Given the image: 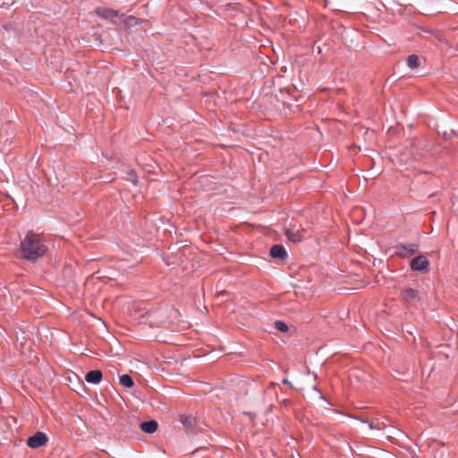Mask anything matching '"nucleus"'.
Masks as SVG:
<instances>
[{
	"mask_svg": "<svg viewBox=\"0 0 458 458\" xmlns=\"http://www.w3.org/2000/svg\"><path fill=\"white\" fill-rule=\"evenodd\" d=\"M21 251L26 259L33 260L42 257L47 251V247L40 235L28 232L21 242Z\"/></svg>",
	"mask_w": 458,
	"mask_h": 458,
	"instance_id": "1",
	"label": "nucleus"
},
{
	"mask_svg": "<svg viewBox=\"0 0 458 458\" xmlns=\"http://www.w3.org/2000/svg\"><path fill=\"white\" fill-rule=\"evenodd\" d=\"M411 268L414 271L427 273L429 270V261L427 257L420 255L411 260Z\"/></svg>",
	"mask_w": 458,
	"mask_h": 458,
	"instance_id": "2",
	"label": "nucleus"
},
{
	"mask_svg": "<svg viewBox=\"0 0 458 458\" xmlns=\"http://www.w3.org/2000/svg\"><path fill=\"white\" fill-rule=\"evenodd\" d=\"M418 251L416 244H398L394 247V253L401 258H410Z\"/></svg>",
	"mask_w": 458,
	"mask_h": 458,
	"instance_id": "3",
	"label": "nucleus"
},
{
	"mask_svg": "<svg viewBox=\"0 0 458 458\" xmlns=\"http://www.w3.org/2000/svg\"><path fill=\"white\" fill-rule=\"evenodd\" d=\"M47 442V437L43 432H37L32 437H29L27 440V444L31 448H38L43 446Z\"/></svg>",
	"mask_w": 458,
	"mask_h": 458,
	"instance_id": "4",
	"label": "nucleus"
},
{
	"mask_svg": "<svg viewBox=\"0 0 458 458\" xmlns=\"http://www.w3.org/2000/svg\"><path fill=\"white\" fill-rule=\"evenodd\" d=\"M96 13L98 16H101L106 20H110L112 22H116L119 18V13L113 9H108L106 7H98L96 10Z\"/></svg>",
	"mask_w": 458,
	"mask_h": 458,
	"instance_id": "5",
	"label": "nucleus"
},
{
	"mask_svg": "<svg viewBox=\"0 0 458 458\" xmlns=\"http://www.w3.org/2000/svg\"><path fill=\"white\" fill-rule=\"evenodd\" d=\"M302 233V230L290 228L285 231V235L289 241L293 242H300L303 239Z\"/></svg>",
	"mask_w": 458,
	"mask_h": 458,
	"instance_id": "6",
	"label": "nucleus"
},
{
	"mask_svg": "<svg viewBox=\"0 0 458 458\" xmlns=\"http://www.w3.org/2000/svg\"><path fill=\"white\" fill-rule=\"evenodd\" d=\"M103 377V374L99 369L89 371L85 376V380L90 384H98Z\"/></svg>",
	"mask_w": 458,
	"mask_h": 458,
	"instance_id": "7",
	"label": "nucleus"
},
{
	"mask_svg": "<svg viewBox=\"0 0 458 458\" xmlns=\"http://www.w3.org/2000/svg\"><path fill=\"white\" fill-rule=\"evenodd\" d=\"M270 255L273 258H277L280 259H285L287 257V252L285 249L282 245H274L270 249Z\"/></svg>",
	"mask_w": 458,
	"mask_h": 458,
	"instance_id": "8",
	"label": "nucleus"
},
{
	"mask_svg": "<svg viewBox=\"0 0 458 458\" xmlns=\"http://www.w3.org/2000/svg\"><path fill=\"white\" fill-rule=\"evenodd\" d=\"M402 296L405 301H412L418 298V292L412 288H407L403 291Z\"/></svg>",
	"mask_w": 458,
	"mask_h": 458,
	"instance_id": "9",
	"label": "nucleus"
},
{
	"mask_svg": "<svg viewBox=\"0 0 458 458\" xmlns=\"http://www.w3.org/2000/svg\"><path fill=\"white\" fill-rule=\"evenodd\" d=\"M140 428L146 433H154L157 429V422L156 420L142 422Z\"/></svg>",
	"mask_w": 458,
	"mask_h": 458,
	"instance_id": "10",
	"label": "nucleus"
},
{
	"mask_svg": "<svg viewBox=\"0 0 458 458\" xmlns=\"http://www.w3.org/2000/svg\"><path fill=\"white\" fill-rule=\"evenodd\" d=\"M119 381L123 386L128 388L133 386L134 385L132 377L127 374L122 375L119 378Z\"/></svg>",
	"mask_w": 458,
	"mask_h": 458,
	"instance_id": "11",
	"label": "nucleus"
},
{
	"mask_svg": "<svg viewBox=\"0 0 458 458\" xmlns=\"http://www.w3.org/2000/svg\"><path fill=\"white\" fill-rule=\"evenodd\" d=\"M407 64H408V66L411 69H415V68L419 67V65H420L419 57L415 55H410L407 59Z\"/></svg>",
	"mask_w": 458,
	"mask_h": 458,
	"instance_id": "12",
	"label": "nucleus"
},
{
	"mask_svg": "<svg viewBox=\"0 0 458 458\" xmlns=\"http://www.w3.org/2000/svg\"><path fill=\"white\" fill-rule=\"evenodd\" d=\"M275 327L280 332H287L288 331V326L282 321H276Z\"/></svg>",
	"mask_w": 458,
	"mask_h": 458,
	"instance_id": "13",
	"label": "nucleus"
},
{
	"mask_svg": "<svg viewBox=\"0 0 458 458\" xmlns=\"http://www.w3.org/2000/svg\"><path fill=\"white\" fill-rule=\"evenodd\" d=\"M188 420H189V419H188V418H182V419H181V421H182L184 425L188 424Z\"/></svg>",
	"mask_w": 458,
	"mask_h": 458,
	"instance_id": "14",
	"label": "nucleus"
},
{
	"mask_svg": "<svg viewBox=\"0 0 458 458\" xmlns=\"http://www.w3.org/2000/svg\"><path fill=\"white\" fill-rule=\"evenodd\" d=\"M283 384H287L288 385V384H290V382L287 379H284L283 380Z\"/></svg>",
	"mask_w": 458,
	"mask_h": 458,
	"instance_id": "15",
	"label": "nucleus"
},
{
	"mask_svg": "<svg viewBox=\"0 0 458 458\" xmlns=\"http://www.w3.org/2000/svg\"><path fill=\"white\" fill-rule=\"evenodd\" d=\"M129 19L131 20V21H135L136 20V18L132 17V16H131Z\"/></svg>",
	"mask_w": 458,
	"mask_h": 458,
	"instance_id": "16",
	"label": "nucleus"
}]
</instances>
